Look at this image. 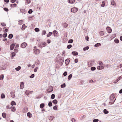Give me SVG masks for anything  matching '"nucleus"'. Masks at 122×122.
Here are the masks:
<instances>
[{
	"mask_svg": "<svg viewBox=\"0 0 122 122\" xmlns=\"http://www.w3.org/2000/svg\"><path fill=\"white\" fill-rule=\"evenodd\" d=\"M56 61L59 63V64L62 66L63 63L64 59L63 58L61 57H58L56 58Z\"/></svg>",
	"mask_w": 122,
	"mask_h": 122,
	"instance_id": "nucleus-1",
	"label": "nucleus"
},
{
	"mask_svg": "<svg viewBox=\"0 0 122 122\" xmlns=\"http://www.w3.org/2000/svg\"><path fill=\"white\" fill-rule=\"evenodd\" d=\"M115 97V96L114 94H112L110 96V101H111L109 102V103H111L112 104H113L115 100H116V99H115L114 101L112 102V101L113 100Z\"/></svg>",
	"mask_w": 122,
	"mask_h": 122,
	"instance_id": "nucleus-2",
	"label": "nucleus"
},
{
	"mask_svg": "<svg viewBox=\"0 0 122 122\" xmlns=\"http://www.w3.org/2000/svg\"><path fill=\"white\" fill-rule=\"evenodd\" d=\"M94 61H95L93 60L90 61L88 63V65H89L90 66H93Z\"/></svg>",
	"mask_w": 122,
	"mask_h": 122,
	"instance_id": "nucleus-3",
	"label": "nucleus"
},
{
	"mask_svg": "<svg viewBox=\"0 0 122 122\" xmlns=\"http://www.w3.org/2000/svg\"><path fill=\"white\" fill-rule=\"evenodd\" d=\"M78 9L76 7H73L71 9V11L72 12L75 13L78 10Z\"/></svg>",
	"mask_w": 122,
	"mask_h": 122,
	"instance_id": "nucleus-4",
	"label": "nucleus"
},
{
	"mask_svg": "<svg viewBox=\"0 0 122 122\" xmlns=\"http://www.w3.org/2000/svg\"><path fill=\"white\" fill-rule=\"evenodd\" d=\"M46 44V43L45 42H42L41 44L39 45L38 46L42 48L43 47L45 46Z\"/></svg>",
	"mask_w": 122,
	"mask_h": 122,
	"instance_id": "nucleus-5",
	"label": "nucleus"
},
{
	"mask_svg": "<svg viewBox=\"0 0 122 122\" xmlns=\"http://www.w3.org/2000/svg\"><path fill=\"white\" fill-rule=\"evenodd\" d=\"M15 44L14 43L12 44L10 46V50H12L13 49L14 47L15 46Z\"/></svg>",
	"mask_w": 122,
	"mask_h": 122,
	"instance_id": "nucleus-6",
	"label": "nucleus"
},
{
	"mask_svg": "<svg viewBox=\"0 0 122 122\" xmlns=\"http://www.w3.org/2000/svg\"><path fill=\"white\" fill-rule=\"evenodd\" d=\"M27 45V43L25 42L23 43L21 45V47L22 48H25Z\"/></svg>",
	"mask_w": 122,
	"mask_h": 122,
	"instance_id": "nucleus-7",
	"label": "nucleus"
},
{
	"mask_svg": "<svg viewBox=\"0 0 122 122\" xmlns=\"http://www.w3.org/2000/svg\"><path fill=\"white\" fill-rule=\"evenodd\" d=\"M106 29L109 33H110L111 32L112 30L110 27H107L106 28Z\"/></svg>",
	"mask_w": 122,
	"mask_h": 122,
	"instance_id": "nucleus-8",
	"label": "nucleus"
},
{
	"mask_svg": "<svg viewBox=\"0 0 122 122\" xmlns=\"http://www.w3.org/2000/svg\"><path fill=\"white\" fill-rule=\"evenodd\" d=\"M57 31L56 30H54L53 32L52 33L54 34V36L55 37H57Z\"/></svg>",
	"mask_w": 122,
	"mask_h": 122,
	"instance_id": "nucleus-9",
	"label": "nucleus"
},
{
	"mask_svg": "<svg viewBox=\"0 0 122 122\" xmlns=\"http://www.w3.org/2000/svg\"><path fill=\"white\" fill-rule=\"evenodd\" d=\"M32 92L30 91L29 90H27L25 91V93L27 95H28L30 94H31Z\"/></svg>",
	"mask_w": 122,
	"mask_h": 122,
	"instance_id": "nucleus-10",
	"label": "nucleus"
},
{
	"mask_svg": "<svg viewBox=\"0 0 122 122\" xmlns=\"http://www.w3.org/2000/svg\"><path fill=\"white\" fill-rule=\"evenodd\" d=\"M70 62V60L69 59H66L65 61V63L66 65L67 66L68 65Z\"/></svg>",
	"mask_w": 122,
	"mask_h": 122,
	"instance_id": "nucleus-11",
	"label": "nucleus"
},
{
	"mask_svg": "<svg viewBox=\"0 0 122 122\" xmlns=\"http://www.w3.org/2000/svg\"><path fill=\"white\" fill-rule=\"evenodd\" d=\"M24 83L23 82H21L20 84V89H23L24 88Z\"/></svg>",
	"mask_w": 122,
	"mask_h": 122,
	"instance_id": "nucleus-12",
	"label": "nucleus"
},
{
	"mask_svg": "<svg viewBox=\"0 0 122 122\" xmlns=\"http://www.w3.org/2000/svg\"><path fill=\"white\" fill-rule=\"evenodd\" d=\"M10 109H11V111L13 112H14L16 110L15 107H10Z\"/></svg>",
	"mask_w": 122,
	"mask_h": 122,
	"instance_id": "nucleus-13",
	"label": "nucleus"
},
{
	"mask_svg": "<svg viewBox=\"0 0 122 122\" xmlns=\"http://www.w3.org/2000/svg\"><path fill=\"white\" fill-rule=\"evenodd\" d=\"M40 52V50L39 49H36V50L34 51V52L35 54H38Z\"/></svg>",
	"mask_w": 122,
	"mask_h": 122,
	"instance_id": "nucleus-14",
	"label": "nucleus"
},
{
	"mask_svg": "<svg viewBox=\"0 0 122 122\" xmlns=\"http://www.w3.org/2000/svg\"><path fill=\"white\" fill-rule=\"evenodd\" d=\"M27 116L29 118H31L32 117V114L30 112H28L27 113Z\"/></svg>",
	"mask_w": 122,
	"mask_h": 122,
	"instance_id": "nucleus-15",
	"label": "nucleus"
},
{
	"mask_svg": "<svg viewBox=\"0 0 122 122\" xmlns=\"http://www.w3.org/2000/svg\"><path fill=\"white\" fill-rule=\"evenodd\" d=\"M72 53L73 55L74 56H76L78 55V53L76 51H72Z\"/></svg>",
	"mask_w": 122,
	"mask_h": 122,
	"instance_id": "nucleus-16",
	"label": "nucleus"
},
{
	"mask_svg": "<svg viewBox=\"0 0 122 122\" xmlns=\"http://www.w3.org/2000/svg\"><path fill=\"white\" fill-rule=\"evenodd\" d=\"M63 27L65 28L67 27L68 25V24L66 23H63Z\"/></svg>",
	"mask_w": 122,
	"mask_h": 122,
	"instance_id": "nucleus-17",
	"label": "nucleus"
},
{
	"mask_svg": "<svg viewBox=\"0 0 122 122\" xmlns=\"http://www.w3.org/2000/svg\"><path fill=\"white\" fill-rule=\"evenodd\" d=\"M104 68L103 67V66H99L97 67V69L98 70H101L103 69Z\"/></svg>",
	"mask_w": 122,
	"mask_h": 122,
	"instance_id": "nucleus-18",
	"label": "nucleus"
},
{
	"mask_svg": "<svg viewBox=\"0 0 122 122\" xmlns=\"http://www.w3.org/2000/svg\"><path fill=\"white\" fill-rule=\"evenodd\" d=\"M52 103L54 104H56L58 102L57 100L56 99H55L53 100L52 101Z\"/></svg>",
	"mask_w": 122,
	"mask_h": 122,
	"instance_id": "nucleus-19",
	"label": "nucleus"
},
{
	"mask_svg": "<svg viewBox=\"0 0 122 122\" xmlns=\"http://www.w3.org/2000/svg\"><path fill=\"white\" fill-rule=\"evenodd\" d=\"M21 67L20 66H18L17 67H16L15 68V70L16 71H19L20 70V69H21Z\"/></svg>",
	"mask_w": 122,
	"mask_h": 122,
	"instance_id": "nucleus-20",
	"label": "nucleus"
},
{
	"mask_svg": "<svg viewBox=\"0 0 122 122\" xmlns=\"http://www.w3.org/2000/svg\"><path fill=\"white\" fill-rule=\"evenodd\" d=\"M101 44L100 43H97L94 46L96 47H98L99 46H101Z\"/></svg>",
	"mask_w": 122,
	"mask_h": 122,
	"instance_id": "nucleus-21",
	"label": "nucleus"
},
{
	"mask_svg": "<svg viewBox=\"0 0 122 122\" xmlns=\"http://www.w3.org/2000/svg\"><path fill=\"white\" fill-rule=\"evenodd\" d=\"M22 26V27L21 28V29L22 30H24L27 27L25 25V24L23 25Z\"/></svg>",
	"mask_w": 122,
	"mask_h": 122,
	"instance_id": "nucleus-22",
	"label": "nucleus"
},
{
	"mask_svg": "<svg viewBox=\"0 0 122 122\" xmlns=\"http://www.w3.org/2000/svg\"><path fill=\"white\" fill-rule=\"evenodd\" d=\"M103 112L104 114H107L109 113V112L107 111L106 109H105L103 110Z\"/></svg>",
	"mask_w": 122,
	"mask_h": 122,
	"instance_id": "nucleus-23",
	"label": "nucleus"
},
{
	"mask_svg": "<svg viewBox=\"0 0 122 122\" xmlns=\"http://www.w3.org/2000/svg\"><path fill=\"white\" fill-rule=\"evenodd\" d=\"M8 38L11 39L13 37V35L12 34H10L8 36Z\"/></svg>",
	"mask_w": 122,
	"mask_h": 122,
	"instance_id": "nucleus-24",
	"label": "nucleus"
},
{
	"mask_svg": "<svg viewBox=\"0 0 122 122\" xmlns=\"http://www.w3.org/2000/svg\"><path fill=\"white\" fill-rule=\"evenodd\" d=\"M45 106L44 104L43 103H41L40 105V107L41 108H43Z\"/></svg>",
	"mask_w": 122,
	"mask_h": 122,
	"instance_id": "nucleus-25",
	"label": "nucleus"
},
{
	"mask_svg": "<svg viewBox=\"0 0 122 122\" xmlns=\"http://www.w3.org/2000/svg\"><path fill=\"white\" fill-rule=\"evenodd\" d=\"M75 0H69V2L70 4H73L75 1Z\"/></svg>",
	"mask_w": 122,
	"mask_h": 122,
	"instance_id": "nucleus-26",
	"label": "nucleus"
},
{
	"mask_svg": "<svg viewBox=\"0 0 122 122\" xmlns=\"http://www.w3.org/2000/svg\"><path fill=\"white\" fill-rule=\"evenodd\" d=\"M89 47L88 46H87L83 48V50L84 51H86V50H87L89 49Z\"/></svg>",
	"mask_w": 122,
	"mask_h": 122,
	"instance_id": "nucleus-27",
	"label": "nucleus"
},
{
	"mask_svg": "<svg viewBox=\"0 0 122 122\" xmlns=\"http://www.w3.org/2000/svg\"><path fill=\"white\" fill-rule=\"evenodd\" d=\"M11 105L13 106L16 105V103L14 101H12L11 103Z\"/></svg>",
	"mask_w": 122,
	"mask_h": 122,
	"instance_id": "nucleus-28",
	"label": "nucleus"
},
{
	"mask_svg": "<svg viewBox=\"0 0 122 122\" xmlns=\"http://www.w3.org/2000/svg\"><path fill=\"white\" fill-rule=\"evenodd\" d=\"M114 42L117 43H118L119 42V40L117 39H116L114 40Z\"/></svg>",
	"mask_w": 122,
	"mask_h": 122,
	"instance_id": "nucleus-29",
	"label": "nucleus"
},
{
	"mask_svg": "<svg viewBox=\"0 0 122 122\" xmlns=\"http://www.w3.org/2000/svg\"><path fill=\"white\" fill-rule=\"evenodd\" d=\"M72 76V75L71 74H70L69 75L68 77V79L69 80H70L71 77Z\"/></svg>",
	"mask_w": 122,
	"mask_h": 122,
	"instance_id": "nucleus-30",
	"label": "nucleus"
},
{
	"mask_svg": "<svg viewBox=\"0 0 122 122\" xmlns=\"http://www.w3.org/2000/svg\"><path fill=\"white\" fill-rule=\"evenodd\" d=\"M66 86V84L65 83H64L63 84H61V88H63L65 87Z\"/></svg>",
	"mask_w": 122,
	"mask_h": 122,
	"instance_id": "nucleus-31",
	"label": "nucleus"
},
{
	"mask_svg": "<svg viewBox=\"0 0 122 122\" xmlns=\"http://www.w3.org/2000/svg\"><path fill=\"white\" fill-rule=\"evenodd\" d=\"M2 116L4 118H5L6 117V114L5 113L3 112L2 114Z\"/></svg>",
	"mask_w": 122,
	"mask_h": 122,
	"instance_id": "nucleus-32",
	"label": "nucleus"
},
{
	"mask_svg": "<svg viewBox=\"0 0 122 122\" xmlns=\"http://www.w3.org/2000/svg\"><path fill=\"white\" fill-rule=\"evenodd\" d=\"M73 41V39H71L69 40L68 41V43H72Z\"/></svg>",
	"mask_w": 122,
	"mask_h": 122,
	"instance_id": "nucleus-33",
	"label": "nucleus"
},
{
	"mask_svg": "<svg viewBox=\"0 0 122 122\" xmlns=\"http://www.w3.org/2000/svg\"><path fill=\"white\" fill-rule=\"evenodd\" d=\"M55 97V95L54 94H52L51 95V98L52 99H54Z\"/></svg>",
	"mask_w": 122,
	"mask_h": 122,
	"instance_id": "nucleus-34",
	"label": "nucleus"
},
{
	"mask_svg": "<svg viewBox=\"0 0 122 122\" xmlns=\"http://www.w3.org/2000/svg\"><path fill=\"white\" fill-rule=\"evenodd\" d=\"M52 34V33L51 32H50L47 35V37H49Z\"/></svg>",
	"mask_w": 122,
	"mask_h": 122,
	"instance_id": "nucleus-35",
	"label": "nucleus"
},
{
	"mask_svg": "<svg viewBox=\"0 0 122 122\" xmlns=\"http://www.w3.org/2000/svg\"><path fill=\"white\" fill-rule=\"evenodd\" d=\"M1 97L2 98H4L5 97V95L4 94L2 93L1 94Z\"/></svg>",
	"mask_w": 122,
	"mask_h": 122,
	"instance_id": "nucleus-36",
	"label": "nucleus"
},
{
	"mask_svg": "<svg viewBox=\"0 0 122 122\" xmlns=\"http://www.w3.org/2000/svg\"><path fill=\"white\" fill-rule=\"evenodd\" d=\"M34 30L35 31L37 32H38V31H39L40 30H39V29L38 28H36Z\"/></svg>",
	"mask_w": 122,
	"mask_h": 122,
	"instance_id": "nucleus-37",
	"label": "nucleus"
},
{
	"mask_svg": "<svg viewBox=\"0 0 122 122\" xmlns=\"http://www.w3.org/2000/svg\"><path fill=\"white\" fill-rule=\"evenodd\" d=\"M52 103L50 101L48 103V106L49 107H51L52 106Z\"/></svg>",
	"mask_w": 122,
	"mask_h": 122,
	"instance_id": "nucleus-38",
	"label": "nucleus"
},
{
	"mask_svg": "<svg viewBox=\"0 0 122 122\" xmlns=\"http://www.w3.org/2000/svg\"><path fill=\"white\" fill-rule=\"evenodd\" d=\"M33 12L32 10L31 9H30L28 11V13L29 14H31Z\"/></svg>",
	"mask_w": 122,
	"mask_h": 122,
	"instance_id": "nucleus-39",
	"label": "nucleus"
},
{
	"mask_svg": "<svg viewBox=\"0 0 122 122\" xmlns=\"http://www.w3.org/2000/svg\"><path fill=\"white\" fill-rule=\"evenodd\" d=\"M67 71H65L63 73V75L64 76H66L67 75Z\"/></svg>",
	"mask_w": 122,
	"mask_h": 122,
	"instance_id": "nucleus-40",
	"label": "nucleus"
},
{
	"mask_svg": "<svg viewBox=\"0 0 122 122\" xmlns=\"http://www.w3.org/2000/svg\"><path fill=\"white\" fill-rule=\"evenodd\" d=\"M11 54L12 56L13 57L15 56V52H12L11 53Z\"/></svg>",
	"mask_w": 122,
	"mask_h": 122,
	"instance_id": "nucleus-41",
	"label": "nucleus"
},
{
	"mask_svg": "<svg viewBox=\"0 0 122 122\" xmlns=\"http://www.w3.org/2000/svg\"><path fill=\"white\" fill-rule=\"evenodd\" d=\"M96 67H92L91 68V70L92 71H94L96 70Z\"/></svg>",
	"mask_w": 122,
	"mask_h": 122,
	"instance_id": "nucleus-42",
	"label": "nucleus"
},
{
	"mask_svg": "<svg viewBox=\"0 0 122 122\" xmlns=\"http://www.w3.org/2000/svg\"><path fill=\"white\" fill-rule=\"evenodd\" d=\"M4 78V76L3 75H1L0 76V80H3Z\"/></svg>",
	"mask_w": 122,
	"mask_h": 122,
	"instance_id": "nucleus-43",
	"label": "nucleus"
},
{
	"mask_svg": "<svg viewBox=\"0 0 122 122\" xmlns=\"http://www.w3.org/2000/svg\"><path fill=\"white\" fill-rule=\"evenodd\" d=\"M35 75L34 74H32L31 76H30L29 77L30 78H33L34 77Z\"/></svg>",
	"mask_w": 122,
	"mask_h": 122,
	"instance_id": "nucleus-44",
	"label": "nucleus"
},
{
	"mask_svg": "<svg viewBox=\"0 0 122 122\" xmlns=\"http://www.w3.org/2000/svg\"><path fill=\"white\" fill-rule=\"evenodd\" d=\"M16 4H11L10 5V6L11 7H15L16 6Z\"/></svg>",
	"mask_w": 122,
	"mask_h": 122,
	"instance_id": "nucleus-45",
	"label": "nucleus"
},
{
	"mask_svg": "<svg viewBox=\"0 0 122 122\" xmlns=\"http://www.w3.org/2000/svg\"><path fill=\"white\" fill-rule=\"evenodd\" d=\"M72 45H69L67 46V48L69 49H70L72 47Z\"/></svg>",
	"mask_w": 122,
	"mask_h": 122,
	"instance_id": "nucleus-46",
	"label": "nucleus"
},
{
	"mask_svg": "<svg viewBox=\"0 0 122 122\" xmlns=\"http://www.w3.org/2000/svg\"><path fill=\"white\" fill-rule=\"evenodd\" d=\"M99 34L101 36H102L104 34V32L103 31H101L100 32Z\"/></svg>",
	"mask_w": 122,
	"mask_h": 122,
	"instance_id": "nucleus-47",
	"label": "nucleus"
},
{
	"mask_svg": "<svg viewBox=\"0 0 122 122\" xmlns=\"http://www.w3.org/2000/svg\"><path fill=\"white\" fill-rule=\"evenodd\" d=\"M57 106L56 105L54 106L53 107V109L55 110H57Z\"/></svg>",
	"mask_w": 122,
	"mask_h": 122,
	"instance_id": "nucleus-48",
	"label": "nucleus"
},
{
	"mask_svg": "<svg viewBox=\"0 0 122 122\" xmlns=\"http://www.w3.org/2000/svg\"><path fill=\"white\" fill-rule=\"evenodd\" d=\"M99 121V120L98 119H95L93 120V122H98Z\"/></svg>",
	"mask_w": 122,
	"mask_h": 122,
	"instance_id": "nucleus-49",
	"label": "nucleus"
},
{
	"mask_svg": "<svg viewBox=\"0 0 122 122\" xmlns=\"http://www.w3.org/2000/svg\"><path fill=\"white\" fill-rule=\"evenodd\" d=\"M3 9L6 12H7L9 11V10L6 7L4 8Z\"/></svg>",
	"mask_w": 122,
	"mask_h": 122,
	"instance_id": "nucleus-50",
	"label": "nucleus"
},
{
	"mask_svg": "<svg viewBox=\"0 0 122 122\" xmlns=\"http://www.w3.org/2000/svg\"><path fill=\"white\" fill-rule=\"evenodd\" d=\"M111 4L112 5H113L114 6H115V2L114 0H113V1H112L111 3Z\"/></svg>",
	"mask_w": 122,
	"mask_h": 122,
	"instance_id": "nucleus-51",
	"label": "nucleus"
},
{
	"mask_svg": "<svg viewBox=\"0 0 122 122\" xmlns=\"http://www.w3.org/2000/svg\"><path fill=\"white\" fill-rule=\"evenodd\" d=\"M5 27L3 28V29H5V30H4V31L6 33L8 32V29H5Z\"/></svg>",
	"mask_w": 122,
	"mask_h": 122,
	"instance_id": "nucleus-52",
	"label": "nucleus"
},
{
	"mask_svg": "<svg viewBox=\"0 0 122 122\" xmlns=\"http://www.w3.org/2000/svg\"><path fill=\"white\" fill-rule=\"evenodd\" d=\"M7 33H5L3 35V36L4 38H5L7 37Z\"/></svg>",
	"mask_w": 122,
	"mask_h": 122,
	"instance_id": "nucleus-53",
	"label": "nucleus"
},
{
	"mask_svg": "<svg viewBox=\"0 0 122 122\" xmlns=\"http://www.w3.org/2000/svg\"><path fill=\"white\" fill-rule=\"evenodd\" d=\"M105 2L104 1H103L102 2V4L101 5V6L102 7H103L105 6Z\"/></svg>",
	"mask_w": 122,
	"mask_h": 122,
	"instance_id": "nucleus-54",
	"label": "nucleus"
},
{
	"mask_svg": "<svg viewBox=\"0 0 122 122\" xmlns=\"http://www.w3.org/2000/svg\"><path fill=\"white\" fill-rule=\"evenodd\" d=\"M1 25L3 26H6V24L4 23H2L1 24Z\"/></svg>",
	"mask_w": 122,
	"mask_h": 122,
	"instance_id": "nucleus-55",
	"label": "nucleus"
},
{
	"mask_svg": "<svg viewBox=\"0 0 122 122\" xmlns=\"http://www.w3.org/2000/svg\"><path fill=\"white\" fill-rule=\"evenodd\" d=\"M46 34V31L45 30H43L42 32V34L45 35Z\"/></svg>",
	"mask_w": 122,
	"mask_h": 122,
	"instance_id": "nucleus-56",
	"label": "nucleus"
},
{
	"mask_svg": "<svg viewBox=\"0 0 122 122\" xmlns=\"http://www.w3.org/2000/svg\"><path fill=\"white\" fill-rule=\"evenodd\" d=\"M22 21H23L22 20H20V21L19 22V24L20 25H22Z\"/></svg>",
	"mask_w": 122,
	"mask_h": 122,
	"instance_id": "nucleus-57",
	"label": "nucleus"
},
{
	"mask_svg": "<svg viewBox=\"0 0 122 122\" xmlns=\"http://www.w3.org/2000/svg\"><path fill=\"white\" fill-rule=\"evenodd\" d=\"M89 37L88 36H86L85 37V39L87 41H88Z\"/></svg>",
	"mask_w": 122,
	"mask_h": 122,
	"instance_id": "nucleus-58",
	"label": "nucleus"
},
{
	"mask_svg": "<svg viewBox=\"0 0 122 122\" xmlns=\"http://www.w3.org/2000/svg\"><path fill=\"white\" fill-rule=\"evenodd\" d=\"M71 121L72 122H75V121H76V120L74 118H72L71 119Z\"/></svg>",
	"mask_w": 122,
	"mask_h": 122,
	"instance_id": "nucleus-59",
	"label": "nucleus"
},
{
	"mask_svg": "<svg viewBox=\"0 0 122 122\" xmlns=\"http://www.w3.org/2000/svg\"><path fill=\"white\" fill-rule=\"evenodd\" d=\"M14 51L15 53H17L18 51V50L17 49H15L14 50Z\"/></svg>",
	"mask_w": 122,
	"mask_h": 122,
	"instance_id": "nucleus-60",
	"label": "nucleus"
},
{
	"mask_svg": "<svg viewBox=\"0 0 122 122\" xmlns=\"http://www.w3.org/2000/svg\"><path fill=\"white\" fill-rule=\"evenodd\" d=\"M26 2H27V4H29L30 2V0H26Z\"/></svg>",
	"mask_w": 122,
	"mask_h": 122,
	"instance_id": "nucleus-61",
	"label": "nucleus"
},
{
	"mask_svg": "<svg viewBox=\"0 0 122 122\" xmlns=\"http://www.w3.org/2000/svg\"><path fill=\"white\" fill-rule=\"evenodd\" d=\"M15 45H16V46H15V48H17L18 47H19V44H16V43H15Z\"/></svg>",
	"mask_w": 122,
	"mask_h": 122,
	"instance_id": "nucleus-62",
	"label": "nucleus"
},
{
	"mask_svg": "<svg viewBox=\"0 0 122 122\" xmlns=\"http://www.w3.org/2000/svg\"><path fill=\"white\" fill-rule=\"evenodd\" d=\"M78 59H75V63H77L78 62Z\"/></svg>",
	"mask_w": 122,
	"mask_h": 122,
	"instance_id": "nucleus-63",
	"label": "nucleus"
},
{
	"mask_svg": "<svg viewBox=\"0 0 122 122\" xmlns=\"http://www.w3.org/2000/svg\"><path fill=\"white\" fill-rule=\"evenodd\" d=\"M51 40H49V39H48L47 40V43H48V44H49L50 43H51Z\"/></svg>",
	"mask_w": 122,
	"mask_h": 122,
	"instance_id": "nucleus-64",
	"label": "nucleus"
}]
</instances>
